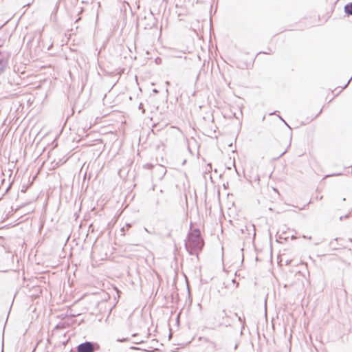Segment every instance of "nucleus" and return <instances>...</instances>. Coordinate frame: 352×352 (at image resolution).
Here are the masks:
<instances>
[{
    "mask_svg": "<svg viewBox=\"0 0 352 352\" xmlns=\"http://www.w3.org/2000/svg\"><path fill=\"white\" fill-rule=\"evenodd\" d=\"M350 241L352 242V238L350 239Z\"/></svg>",
    "mask_w": 352,
    "mask_h": 352,
    "instance_id": "f3484780",
    "label": "nucleus"
},
{
    "mask_svg": "<svg viewBox=\"0 0 352 352\" xmlns=\"http://www.w3.org/2000/svg\"><path fill=\"white\" fill-rule=\"evenodd\" d=\"M132 336H137V334H136V333H134V334H133Z\"/></svg>",
    "mask_w": 352,
    "mask_h": 352,
    "instance_id": "dca6fc26",
    "label": "nucleus"
},
{
    "mask_svg": "<svg viewBox=\"0 0 352 352\" xmlns=\"http://www.w3.org/2000/svg\"><path fill=\"white\" fill-rule=\"evenodd\" d=\"M280 120H283L287 125V124L283 120V119L282 118L280 117Z\"/></svg>",
    "mask_w": 352,
    "mask_h": 352,
    "instance_id": "f8f14e48",
    "label": "nucleus"
},
{
    "mask_svg": "<svg viewBox=\"0 0 352 352\" xmlns=\"http://www.w3.org/2000/svg\"><path fill=\"white\" fill-rule=\"evenodd\" d=\"M204 244L200 230L198 228L190 229L185 242V248L188 252L190 255L197 254L198 251L202 249Z\"/></svg>",
    "mask_w": 352,
    "mask_h": 352,
    "instance_id": "f257e3e1",
    "label": "nucleus"
},
{
    "mask_svg": "<svg viewBox=\"0 0 352 352\" xmlns=\"http://www.w3.org/2000/svg\"><path fill=\"white\" fill-rule=\"evenodd\" d=\"M129 338H122V339H118V342H127L129 341Z\"/></svg>",
    "mask_w": 352,
    "mask_h": 352,
    "instance_id": "6e6552de",
    "label": "nucleus"
},
{
    "mask_svg": "<svg viewBox=\"0 0 352 352\" xmlns=\"http://www.w3.org/2000/svg\"><path fill=\"white\" fill-rule=\"evenodd\" d=\"M139 109H142V113H144V109H143V104L142 103H140L139 105Z\"/></svg>",
    "mask_w": 352,
    "mask_h": 352,
    "instance_id": "1a4fd4ad",
    "label": "nucleus"
},
{
    "mask_svg": "<svg viewBox=\"0 0 352 352\" xmlns=\"http://www.w3.org/2000/svg\"><path fill=\"white\" fill-rule=\"evenodd\" d=\"M344 12L348 14V15H352V2L351 3H349L348 4H346L345 6H344Z\"/></svg>",
    "mask_w": 352,
    "mask_h": 352,
    "instance_id": "39448f33",
    "label": "nucleus"
},
{
    "mask_svg": "<svg viewBox=\"0 0 352 352\" xmlns=\"http://www.w3.org/2000/svg\"><path fill=\"white\" fill-rule=\"evenodd\" d=\"M10 54L7 51L0 50V75L3 74L8 68Z\"/></svg>",
    "mask_w": 352,
    "mask_h": 352,
    "instance_id": "7ed1b4c3",
    "label": "nucleus"
},
{
    "mask_svg": "<svg viewBox=\"0 0 352 352\" xmlns=\"http://www.w3.org/2000/svg\"><path fill=\"white\" fill-rule=\"evenodd\" d=\"M208 166H209L210 169H211V168H212V166H211V164H208Z\"/></svg>",
    "mask_w": 352,
    "mask_h": 352,
    "instance_id": "9d476101",
    "label": "nucleus"
},
{
    "mask_svg": "<svg viewBox=\"0 0 352 352\" xmlns=\"http://www.w3.org/2000/svg\"><path fill=\"white\" fill-rule=\"evenodd\" d=\"M219 317L222 318L221 321H220V324L225 327H229L231 325L234 317L237 318L239 321H241V317L239 316L237 314L234 313L232 316H230L226 312V310H223L220 313Z\"/></svg>",
    "mask_w": 352,
    "mask_h": 352,
    "instance_id": "f03ea898",
    "label": "nucleus"
},
{
    "mask_svg": "<svg viewBox=\"0 0 352 352\" xmlns=\"http://www.w3.org/2000/svg\"><path fill=\"white\" fill-rule=\"evenodd\" d=\"M321 111H322V110H320V111H319V113L316 115V117H317L320 113H321Z\"/></svg>",
    "mask_w": 352,
    "mask_h": 352,
    "instance_id": "9b49d317",
    "label": "nucleus"
},
{
    "mask_svg": "<svg viewBox=\"0 0 352 352\" xmlns=\"http://www.w3.org/2000/svg\"><path fill=\"white\" fill-rule=\"evenodd\" d=\"M285 152L286 151L283 152V153L280 155V156L283 155V154H285Z\"/></svg>",
    "mask_w": 352,
    "mask_h": 352,
    "instance_id": "2eb2a0df",
    "label": "nucleus"
},
{
    "mask_svg": "<svg viewBox=\"0 0 352 352\" xmlns=\"http://www.w3.org/2000/svg\"><path fill=\"white\" fill-rule=\"evenodd\" d=\"M70 352H73L72 350H71Z\"/></svg>",
    "mask_w": 352,
    "mask_h": 352,
    "instance_id": "a211bd4d",
    "label": "nucleus"
},
{
    "mask_svg": "<svg viewBox=\"0 0 352 352\" xmlns=\"http://www.w3.org/2000/svg\"><path fill=\"white\" fill-rule=\"evenodd\" d=\"M127 228H129L131 225L129 223L126 224Z\"/></svg>",
    "mask_w": 352,
    "mask_h": 352,
    "instance_id": "ddd939ff",
    "label": "nucleus"
},
{
    "mask_svg": "<svg viewBox=\"0 0 352 352\" xmlns=\"http://www.w3.org/2000/svg\"><path fill=\"white\" fill-rule=\"evenodd\" d=\"M58 2H56L54 6V8H53V10L52 12V16L53 15H56V12H57V10H58Z\"/></svg>",
    "mask_w": 352,
    "mask_h": 352,
    "instance_id": "423d86ee",
    "label": "nucleus"
},
{
    "mask_svg": "<svg viewBox=\"0 0 352 352\" xmlns=\"http://www.w3.org/2000/svg\"><path fill=\"white\" fill-rule=\"evenodd\" d=\"M121 231H123V232H124V228H122L121 229Z\"/></svg>",
    "mask_w": 352,
    "mask_h": 352,
    "instance_id": "4468645a",
    "label": "nucleus"
},
{
    "mask_svg": "<svg viewBox=\"0 0 352 352\" xmlns=\"http://www.w3.org/2000/svg\"><path fill=\"white\" fill-rule=\"evenodd\" d=\"M96 346V343L86 341L77 346V352H94Z\"/></svg>",
    "mask_w": 352,
    "mask_h": 352,
    "instance_id": "20e7f679",
    "label": "nucleus"
},
{
    "mask_svg": "<svg viewBox=\"0 0 352 352\" xmlns=\"http://www.w3.org/2000/svg\"><path fill=\"white\" fill-rule=\"evenodd\" d=\"M349 216H350V214H346L344 216H341L340 217V220L342 221L343 219H346L349 218Z\"/></svg>",
    "mask_w": 352,
    "mask_h": 352,
    "instance_id": "0eeeda50",
    "label": "nucleus"
}]
</instances>
